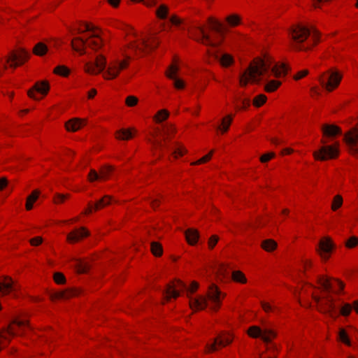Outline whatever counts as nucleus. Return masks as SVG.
Wrapping results in <instances>:
<instances>
[{
    "mask_svg": "<svg viewBox=\"0 0 358 358\" xmlns=\"http://www.w3.org/2000/svg\"><path fill=\"white\" fill-rule=\"evenodd\" d=\"M199 287V284L192 282L191 286L187 287L182 282L178 280L176 282L167 285L165 291L166 296L168 299L171 297L177 298L180 295V292L187 290V296L189 299V306L192 310H203L208 306V300L211 302L210 309L217 310L221 305L222 293L218 287L212 284L208 287L207 296H199L196 298L190 296Z\"/></svg>",
    "mask_w": 358,
    "mask_h": 358,
    "instance_id": "f257e3e1",
    "label": "nucleus"
},
{
    "mask_svg": "<svg viewBox=\"0 0 358 358\" xmlns=\"http://www.w3.org/2000/svg\"><path fill=\"white\" fill-rule=\"evenodd\" d=\"M273 61L269 57L257 58L250 65L248 69L240 76V85L246 86L248 81L259 83L266 80L273 74L275 77L285 76L288 71V67L285 64L273 65Z\"/></svg>",
    "mask_w": 358,
    "mask_h": 358,
    "instance_id": "f03ea898",
    "label": "nucleus"
},
{
    "mask_svg": "<svg viewBox=\"0 0 358 358\" xmlns=\"http://www.w3.org/2000/svg\"><path fill=\"white\" fill-rule=\"evenodd\" d=\"M287 31L293 47L299 50L310 49L319 41L320 34L317 30L309 29L301 24L292 26Z\"/></svg>",
    "mask_w": 358,
    "mask_h": 358,
    "instance_id": "7ed1b4c3",
    "label": "nucleus"
},
{
    "mask_svg": "<svg viewBox=\"0 0 358 358\" xmlns=\"http://www.w3.org/2000/svg\"><path fill=\"white\" fill-rule=\"evenodd\" d=\"M313 299L317 304L318 310L334 319H336L339 314L348 316L352 310V306L350 303H345L338 313L334 304V299L329 293H326L322 296H314Z\"/></svg>",
    "mask_w": 358,
    "mask_h": 358,
    "instance_id": "20e7f679",
    "label": "nucleus"
},
{
    "mask_svg": "<svg viewBox=\"0 0 358 358\" xmlns=\"http://www.w3.org/2000/svg\"><path fill=\"white\" fill-rule=\"evenodd\" d=\"M341 79V74L338 71L333 69H329L319 76L320 84L329 92L336 88Z\"/></svg>",
    "mask_w": 358,
    "mask_h": 358,
    "instance_id": "39448f33",
    "label": "nucleus"
},
{
    "mask_svg": "<svg viewBox=\"0 0 358 358\" xmlns=\"http://www.w3.org/2000/svg\"><path fill=\"white\" fill-rule=\"evenodd\" d=\"M125 59H114L111 61L108 66L106 71L103 73L106 79H114L117 78L121 70L126 69L129 66L130 57L124 55Z\"/></svg>",
    "mask_w": 358,
    "mask_h": 358,
    "instance_id": "423d86ee",
    "label": "nucleus"
},
{
    "mask_svg": "<svg viewBox=\"0 0 358 358\" xmlns=\"http://www.w3.org/2000/svg\"><path fill=\"white\" fill-rule=\"evenodd\" d=\"M248 334L252 338H261L264 343H268L275 338L277 333L267 327L261 328L258 326H252L248 330Z\"/></svg>",
    "mask_w": 358,
    "mask_h": 358,
    "instance_id": "0eeeda50",
    "label": "nucleus"
},
{
    "mask_svg": "<svg viewBox=\"0 0 358 358\" xmlns=\"http://www.w3.org/2000/svg\"><path fill=\"white\" fill-rule=\"evenodd\" d=\"M29 57V54L23 48L20 49L17 52H11L6 57L5 62H3V68L6 69L7 65L9 64L10 67L15 69L25 62Z\"/></svg>",
    "mask_w": 358,
    "mask_h": 358,
    "instance_id": "6e6552de",
    "label": "nucleus"
},
{
    "mask_svg": "<svg viewBox=\"0 0 358 358\" xmlns=\"http://www.w3.org/2000/svg\"><path fill=\"white\" fill-rule=\"evenodd\" d=\"M158 45L159 41L157 38L152 37L150 42H148L145 39H142L141 44L138 43L136 41H131L128 44L127 48L137 55L138 52H145L148 50H154L158 46Z\"/></svg>",
    "mask_w": 358,
    "mask_h": 358,
    "instance_id": "1a4fd4ad",
    "label": "nucleus"
},
{
    "mask_svg": "<svg viewBox=\"0 0 358 358\" xmlns=\"http://www.w3.org/2000/svg\"><path fill=\"white\" fill-rule=\"evenodd\" d=\"M339 150L337 147L332 145H323L318 150L313 152L315 159L325 161L338 157Z\"/></svg>",
    "mask_w": 358,
    "mask_h": 358,
    "instance_id": "9d476101",
    "label": "nucleus"
},
{
    "mask_svg": "<svg viewBox=\"0 0 358 358\" xmlns=\"http://www.w3.org/2000/svg\"><path fill=\"white\" fill-rule=\"evenodd\" d=\"M194 28L196 31V33H195L194 34V38L198 42H200L206 46H210L214 48L217 47L221 44V41H213L210 36V35L205 32L203 27L196 25L194 26Z\"/></svg>",
    "mask_w": 358,
    "mask_h": 358,
    "instance_id": "9b49d317",
    "label": "nucleus"
},
{
    "mask_svg": "<svg viewBox=\"0 0 358 358\" xmlns=\"http://www.w3.org/2000/svg\"><path fill=\"white\" fill-rule=\"evenodd\" d=\"M106 66V59L103 55L96 57L94 62H90L85 64V71L91 74H96L103 71Z\"/></svg>",
    "mask_w": 358,
    "mask_h": 358,
    "instance_id": "f8f14e48",
    "label": "nucleus"
},
{
    "mask_svg": "<svg viewBox=\"0 0 358 358\" xmlns=\"http://www.w3.org/2000/svg\"><path fill=\"white\" fill-rule=\"evenodd\" d=\"M334 247V245L330 238L325 237L320 240L316 250L323 259L327 260L329 257V254L331 252Z\"/></svg>",
    "mask_w": 358,
    "mask_h": 358,
    "instance_id": "ddd939ff",
    "label": "nucleus"
},
{
    "mask_svg": "<svg viewBox=\"0 0 358 358\" xmlns=\"http://www.w3.org/2000/svg\"><path fill=\"white\" fill-rule=\"evenodd\" d=\"M49 84L46 81L38 82L33 87L29 90L28 95L35 100H39L41 97L37 96L36 93H40L42 95H45L49 91Z\"/></svg>",
    "mask_w": 358,
    "mask_h": 358,
    "instance_id": "4468645a",
    "label": "nucleus"
},
{
    "mask_svg": "<svg viewBox=\"0 0 358 358\" xmlns=\"http://www.w3.org/2000/svg\"><path fill=\"white\" fill-rule=\"evenodd\" d=\"M232 342V338L229 335L222 334L219 335L214 339V341L211 344H207L206 346V351L208 352L215 351L217 350V345L225 346L230 344Z\"/></svg>",
    "mask_w": 358,
    "mask_h": 358,
    "instance_id": "2eb2a0df",
    "label": "nucleus"
},
{
    "mask_svg": "<svg viewBox=\"0 0 358 358\" xmlns=\"http://www.w3.org/2000/svg\"><path fill=\"white\" fill-rule=\"evenodd\" d=\"M113 170V166L110 165H105L101 167L99 175L95 170L91 169L88 175V179L90 182H93L99 179H105Z\"/></svg>",
    "mask_w": 358,
    "mask_h": 358,
    "instance_id": "dca6fc26",
    "label": "nucleus"
},
{
    "mask_svg": "<svg viewBox=\"0 0 358 358\" xmlns=\"http://www.w3.org/2000/svg\"><path fill=\"white\" fill-rule=\"evenodd\" d=\"M178 67L176 65L172 64L170 66L169 70L166 71V75L169 78L173 80V85L176 89H183L185 83L182 80L176 77V73L178 71Z\"/></svg>",
    "mask_w": 358,
    "mask_h": 358,
    "instance_id": "f3484780",
    "label": "nucleus"
},
{
    "mask_svg": "<svg viewBox=\"0 0 358 358\" xmlns=\"http://www.w3.org/2000/svg\"><path fill=\"white\" fill-rule=\"evenodd\" d=\"M345 140L350 151L353 154H358V129L346 135Z\"/></svg>",
    "mask_w": 358,
    "mask_h": 358,
    "instance_id": "a211bd4d",
    "label": "nucleus"
},
{
    "mask_svg": "<svg viewBox=\"0 0 358 358\" xmlns=\"http://www.w3.org/2000/svg\"><path fill=\"white\" fill-rule=\"evenodd\" d=\"M89 235V231H87L85 227H81L70 232L67 235L66 238L69 243H74L79 241L83 238L88 236Z\"/></svg>",
    "mask_w": 358,
    "mask_h": 358,
    "instance_id": "6ab92c4d",
    "label": "nucleus"
},
{
    "mask_svg": "<svg viewBox=\"0 0 358 358\" xmlns=\"http://www.w3.org/2000/svg\"><path fill=\"white\" fill-rule=\"evenodd\" d=\"M13 290H15V286L12 279L9 277H5L4 280L0 282V293L5 295Z\"/></svg>",
    "mask_w": 358,
    "mask_h": 358,
    "instance_id": "aec40b11",
    "label": "nucleus"
},
{
    "mask_svg": "<svg viewBox=\"0 0 358 358\" xmlns=\"http://www.w3.org/2000/svg\"><path fill=\"white\" fill-rule=\"evenodd\" d=\"M187 241L190 245H194L197 243L199 238V233L194 229H188L185 231Z\"/></svg>",
    "mask_w": 358,
    "mask_h": 358,
    "instance_id": "412c9836",
    "label": "nucleus"
},
{
    "mask_svg": "<svg viewBox=\"0 0 358 358\" xmlns=\"http://www.w3.org/2000/svg\"><path fill=\"white\" fill-rule=\"evenodd\" d=\"M323 134L328 137H334L341 133V129L335 125L325 124L322 128Z\"/></svg>",
    "mask_w": 358,
    "mask_h": 358,
    "instance_id": "4be33fe9",
    "label": "nucleus"
},
{
    "mask_svg": "<svg viewBox=\"0 0 358 358\" xmlns=\"http://www.w3.org/2000/svg\"><path fill=\"white\" fill-rule=\"evenodd\" d=\"M85 120L81 119H73L66 123V128L69 131H76L85 124Z\"/></svg>",
    "mask_w": 358,
    "mask_h": 358,
    "instance_id": "5701e85b",
    "label": "nucleus"
},
{
    "mask_svg": "<svg viewBox=\"0 0 358 358\" xmlns=\"http://www.w3.org/2000/svg\"><path fill=\"white\" fill-rule=\"evenodd\" d=\"M86 43V41L83 40L82 38L78 37L71 41V45L74 50L77 51L80 55H84L85 53L84 47Z\"/></svg>",
    "mask_w": 358,
    "mask_h": 358,
    "instance_id": "b1692460",
    "label": "nucleus"
},
{
    "mask_svg": "<svg viewBox=\"0 0 358 358\" xmlns=\"http://www.w3.org/2000/svg\"><path fill=\"white\" fill-rule=\"evenodd\" d=\"M77 291L74 289H68L66 291H61L51 294L52 299H66L77 294Z\"/></svg>",
    "mask_w": 358,
    "mask_h": 358,
    "instance_id": "393cba45",
    "label": "nucleus"
},
{
    "mask_svg": "<svg viewBox=\"0 0 358 358\" xmlns=\"http://www.w3.org/2000/svg\"><path fill=\"white\" fill-rule=\"evenodd\" d=\"M90 38L91 40L88 42L87 45L94 50H98L102 45L101 39L96 34H92Z\"/></svg>",
    "mask_w": 358,
    "mask_h": 358,
    "instance_id": "a878e982",
    "label": "nucleus"
},
{
    "mask_svg": "<svg viewBox=\"0 0 358 358\" xmlns=\"http://www.w3.org/2000/svg\"><path fill=\"white\" fill-rule=\"evenodd\" d=\"M112 199L108 195L104 196L103 198L96 201L94 205V209L95 211L109 205L111 203Z\"/></svg>",
    "mask_w": 358,
    "mask_h": 358,
    "instance_id": "bb28decb",
    "label": "nucleus"
},
{
    "mask_svg": "<svg viewBox=\"0 0 358 358\" xmlns=\"http://www.w3.org/2000/svg\"><path fill=\"white\" fill-rule=\"evenodd\" d=\"M133 137L131 129H120L116 132V138L120 140H129Z\"/></svg>",
    "mask_w": 358,
    "mask_h": 358,
    "instance_id": "cd10ccee",
    "label": "nucleus"
},
{
    "mask_svg": "<svg viewBox=\"0 0 358 358\" xmlns=\"http://www.w3.org/2000/svg\"><path fill=\"white\" fill-rule=\"evenodd\" d=\"M262 248L267 252H271L277 248V243L273 239H266L262 241Z\"/></svg>",
    "mask_w": 358,
    "mask_h": 358,
    "instance_id": "c85d7f7f",
    "label": "nucleus"
},
{
    "mask_svg": "<svg viewBox=\"0 0 358 358\" xmlns=\"http://www.w3.org/2000/svg\"><path fill=\"white\" fill-rule=\"evenodd\" d=\"M74 266L77 271L80 273H86L90 269L89 264L80 259L76 260Z\"/></svg>",
    "mask_w": 358,
    "mask_h": 358,
    "instance_id": "c756f323",
    "label": "nucleus"
},
{
    "mask_svg": "<svg viewBox=\"0 0 358 358\" xmlns=\"http://www.w3.org/2000/svg\"><path fill=\"white\" fill-rule=\"evenodd\" d=\"M34 53L38 56L44 55L47 51V46L43 43H38L34 48Z\"/></svg>",
    "mask_w": 358,
    "mask_h": 358,
    "instance_id": "7c9ffc66",
    "label": "nucleus"
},
{
    "mask_svg": "<svg viewBox=\"0 0 358 358\" xmlns=\"http://www.w3.org/2000/svg\"><path fill=\"white\" fill-rule=\"evenodd\" d=\"M150 249L152 254L155 256H161L162 255V246L157 242L152 241L150 243Z\"/></svg>",
    "mask_w": 358,
    "mask_h": 358,
    "instance_id": "2f4dec72",
    "label": "nucleus"
},
{
    "mask_svg": "<svg viewBox=\"0 0 358 358\" xmlns=\"http://www.w3.org/2000/svg\"><path fill=\"white\" fill-rule=\"evenodd\" d=\"M169 13V8L164 5H161L156 10L157 16L160 19H166Z\"/></svg>",
    "mask_w": 358,
    "mask_h": 358,
    "instance_id": "473e14b6",
    "label": "nucleus"
},
{
    "mask_svg": "<svg viewBox=\"0 0 358 358\" xmlns=\"http://www.w3.org/2000/svg\"><path fill=\"white\" fill-rule=\"evenodd\" d=\"M231 277L234 281L238 282L245 283L247 281L244 274L240 271H234Z\"/></svg>",
    "mask_w": 358,
    "mask_h": 358,
    "instance_id": "72a5a7b5",
    "label": "nucleus"
},
{
    "mask_svg": "<svg viewBox=\"0 0 358 358\" xmlns=\"http://www.w3.org/2000/svg\"><path fill=\"white\" fill-rule=\"evenodd\" d=\"M318 283L323 287V289L328 292L332 287L329 280L325 277H319L317 280Z\"/></svg>",
    "mask_w": 358,
    "mask_h": 358,
    "instance_id": "f704fd0d",
    "label": "nucleus"
},
{
    "mask_svg": "<svg viewBox=\"0 0 358 358\" xmlns=\"http://www.w3.org/2000/svg\"><path fill=\"white\" fill-rule=\"evenodd\" d=\"M226 20L230 26L235 27L240 24L241 17L236 14H232L227 17Z\"/></svg>",
    "mask_w": 358,
    "mask_h": 358,
    "instance_id": "c9c22d12",
    "label": "nucleus"
},
{
    "mask_svg": "<svg viewBox=\"0 0 358 358\" xmlns=\"http://www.w3.org/2000/svg\"><path fill=\"white\" fill-rule=\"evenodd\" d=\"M215 57L220 60L221 64L224 66H228L233 62V58L228 54H224L220 58L218 56Z\"/></svg>",
    "mask_w": 358,
    "mask_h": 358,
    "instance_id": "e433bc0d",
    "label": "nucleus"
},
{
    "mask_svg": "<svg viewBox=\"0 0 358 358\" xmlns=\"http://www.w3.org/2000/svg\"><path fill=\"white\" fill-rule=\"evenodd\" d=\"M281 83L277 80H271L265 85V90L268 92L275 91L280 85Z\"/></svg>",
    "mask_w": 358,
    "mask_h": 358,
    "instance_id": "4c0bfd02",
    "label": "nucleus"
},
{
    "mask_svg": "<svg viewBox=\"0 0 358 358\" xmlns=\"http://www.w3.org/2000/svg\"><path fill=\"white\" fill-rule=\"evenodd\" d=\"M338 337H339V340L341 342H343V343H345L349 346L351 345V342H350V341L348 338V334L345 329H340L339 333H338Z\"/></svg>",
    "mask_w": 358,
    "mask_h": 358,
    "instance_id": "58836bf2",
    "label": "nucleus"
},
{
    "mask_svg": "<svg viewBox=\"0 0 358 358\" xmlns=\"http://www.w3.org/2000/svg\"><path fill=\"white\" fill-rule=\"evenodd\" d=\"M266 101V96L264 94H259L253 100V104L256 107L263 105Z\"/></svg>",
    "mask_w": 358,
    "mask_h": 358,
    "instance_id": "ea45409f",
    "label": "nucleus"
},
{
    "mask_svg": "<svg viewBox=\"0 0 358 358\" xmlns=\"http://www.w3.org/2000/svg\"><path fill=\"white\" fill-rule=\"evenodd\" d=\"M54 72L62 76H67L69 73V69L64 66H58L55 69Z\"/></svg>",
    "mask_w": 358,
    "mask_h": 358,
    "instance_id": "a19ab883",
    "label": "nucleus"
},
{
    "mask_svg": "<svg viewBox=\"0 0 358 358\" xmlns=\"http://www.w3.org/2000/svg\"><path fill=\"white\" fill-rule=\"evenodd\" d=\"M343 203V199L341 196L336 195L333 201L331 208L333 210H337L339 207L342 206Z\"/></svg>",
    "mask_w": 358,
    "mask_h": 358,
    "instance_id": "79ce46f5",
    "label": "nucleus"
},
{
    "mask_svg": "<svg viewBox=\"0 0 358 358\" xmlns=\"http://www.w3.org/2000/svg\"><path fill=\"white\" fill-rule=\"evenodd\" d=\"M209 22L213 24V29L215 30L217 33L222 35V24L216 20H214L213 18H209Z\"/></svg>",
    "mask_w": 358,
    "mask_h": 358,
    "instance_id": "37998d69",
    "label": "nucleus"
},
{
    "mask_svg": "<svg viewBox=\"0 0 358 358\" xmlns=\"http://www.w3.org/2000/svg\"><path fill=\"white\" fill-rule=\"evenodd\" d=\"M231 120H232V117L230 115H228L227 117H224L222 120V131L223 132H226L228 130L229 125L231 122Z\"/></svg>",
    "mask_w": 358,
    "mask_h": 358,
    "instance_id": "c03bdc74",
    "label": "nucleus"
},
{
    "mask_svg": "<svg viewBox=\"0 0 358 358\" xmlns=\"http://www.w3.org/2000/svg\"><path fill=\"white\" fill-rule=\"evenodd\" d=\"M169 115V112L166 110H161L157 113L156 115L157 121L162 122L166 120Z\"/></svg>",
    "mask_w": 358,
    "mask_h": 358,
    "instance_id": "a18cd8bd",
    "label": "nucleus"
},
{
    "mask_svg": "<svg viewBox=\"0 0 358 358\" xmlns=\"http://www.w3.org/2000/svg\"><path fill=\"white\" fill-rule=\"evenodd\" d=\"M358 244V238L355 236L350 237L345 243V246L349 248H352Z\"/></svg>",
    "mask_w": 358,
    "mask_h": 358,
    "instance_id": "49530a36",
    "label": "nucleus"
},
{
    "mask_svg": "<svg viewBox=\"0 0 358 358\" xmlns=\"http://www.w3.org/2000/svg\"><path fill=\"white\" fill-rule=\"evenodd\" d=\"M186 152V150L180 145H178L173 152V155L177 157L178 156H182Z\"/></svg>",
    "mask_w": 358,
    "mask_h": 358,
    "instance_id": "de8ad7c7",
    "label": "nucleus"
},
{
    "mask_svg": "<svg viewBox=\"0 0 358 358\" xmlns=\"http://www.w3.org/2000/svg\"><path fill=\"white\" fill-rule=\"evenodd\" d=\"M137 103L138 99L134 96H129L126 99V104L129 107L134 106Z\"/></svg>",
    "mask_w": 358,
    "mask_h": 358,
    "instance_id": "09e8293b",
    "label": "nucleus"
},
{
    "mask_svg": "<svg viewBox=\"0 0 358 358\" xmlns=\"http://www.w3.org/2000/svg\"><path fill=\"white\" fill-rule=\"evenodd\" d=\"M212 155H213V151H211L208 155L203 156V157H201L198 161L193 162L192 164V165H198V164H201L202 163H205V162H208V160H210V159L211 158Z\"/></svg>",
    "mask_w": 358,
    "mask_h": 358,
    "instance_id": "8fccbe9b",
    "label": "nucleus"
},
{
    "mask_svg": "<svg viewBox=\"0 0 358 358\" xmlns=\"http://www.w3.org/2000/svg\"><path fill=\"white\" fill-rule=\"evenodd\" d=\"M54 280L58 284H63L65 282L66 278L61 273H55L54 275Z\"/></svg>",
    "mask_w": 358,
    "mask_h": 358,
    "instance_id": "3c124183",
    "label": "nucleus"
},
{
    "mask_svg": "<svg viewBox=\"0 0 358 358\" xmlns=\"http://www.w3.org/2000/svg\"><path fill=\"white\" fill-rule=\"evenodd\" d=\"M238 101L241 103V106H237L238 108L245 109L250 104V100L249 99H238Z\"/></svg>",
    "mask_w": 358,
    "mask_h": 358,
    "instance_id": "603ef678",
    "label": "nucleus"
},
{
    "mask_svg": "<svg viewBox=\"0 0 358 358\" xmlns=\"http://www.w3.org/2000/svg\"><path fill=\"white\" fill-rule=\"evenodd\" d=\"M219 240V238L216 235H213L212 236H210V238H209V241H208V247L212 249L215 247V245H216V243H217Z\"/></svg>",
    "mask_w": 358,
    "mask_h": 358,
    "instance_id": "864d4df0",
    "label": "nucleus"
},
{
    "mask_svg": "<svg viewBox=\"0 0 358 358\" xmlns=\"http://www.w3.org/2000/svg\"><path fill=\"white\" fill-rule=\"evenodd\" d=\"M43 238L41 236H36L29 240V243L33 246H37L42 243Z\"/></svg>",
    "mask_w": 358,
    "mask_h": 358,
    "instance_id": "5fc2aeb1",
    "label": "nucleus"
},
{
    "mask_svg": "<svg viewBox=\"0 0 358 358\" xmlns=\"http://www.w3.org/2000/svg\"><path fill=\"white\" fill-rule=\"evenodd\" d=\"M39 194H40L39 191H38V190H35V191H34V192L31 193V194H30V195L27 197V200L28 201H31V202H33V203H34V202L35 201H36V199H38V196H39Z\"/></svg>",
    "mask_w": 358,
    "mask_h": 358,
    "instance_id": "6e6d98bb",
    "label": "nucleus"
},
{
    "mask_svg": "<svg viewBox=\"0 0 358 358\" xmlns=\"http://www.w3.org/2000/svg\"><path fill=\"white\" fill-rule=\"evenodd\" d=\"M262 307L264 309V310L266 313L273 311L275 309H276V307L272 306L269 303L264 302V301L262 302Z\"/></svg>",
    "mask_w": 358,
    "mask_h": 358,
    "instance_id": "4d7b16f0",
    "label": "nucleus"
},
{
    "mask_svg": "<svg viewBox=\"0 0 358 358\" xmlns=\"http://www.w3.org/2000/svg\"><path fill=\"white\" fill-rule=\"evenodd\" d=\"M274 156H275V154L273 152H270V153L263 155L260 157V161L262 163L266 162L269 161L271 159H272L273 157H274Z\"/></svg>",
    "mask_w": 358,
    "mask_h": 358,
    "instance_id": "13d9d810",
    "label": "nucleus"
},
{
    "mask_svg": "<svg viewBox=\"0 0 358 358\" xmlns=\"http://www.w3.org/2000/svg\"><path fill=\"white\" fill-rule=\"evenodd\" d=\"M69 197V194H58L55 199V202L58 203H62L64 202V201Z\"/></svg>",
    "mask_w": 358,
    "mask_h": 358,
    "instance_id": "bf43d9fd",
    "label": "nucleus"
},
{
    "mask_svg": "<svg viewBox=\"0 0 358 358\" xmlns=\"http://www.w3.org/2000/svg\"><path fill=\"white\" fill-rule=\"evenodd\" d=\"M152 145H153V147L157 150H161L163 147H164V144L162 143V141L159 139H155L153 141H152Z\"/></svg>",
    "mask_w": 358,
    "mask_h": 358,
    "instance_id": "052dcab7",
    "label": "nucleus"
},
{
    "mask_svg": "<svg viewBox=\"0 0 358 358\" xmlns=\"http://www.w3.org/2000/svg\"><path fill=\"white\" fill-rule=\"evenodd\" d=\"M170 22L174 25H180L182 23V20L178 17L176 15H173L170 17Z\"/></svg>",
    "mask_w": 358,
    "mask_h": 358,
    "instance_id": "680f3d73",
    "label": "nucleus"
},
{
    "mask_svg": "<svg viewBox=\"0 0 358 358\" xmlns=\"http://www.w3.org/2000/svg\"><path fill=\"white\" fill-rule=\"evenodd\" d=\"M308 73V70L301 71L298 72V73L296 76H294V78L295 80L301 79V78H303L304 76H306Z\"/></svg>",
    "mask_w": 358,
    "mask_h": 358,
    "instance_id": "e2e57ef3",
    "label": "nucleus"
},
{
    "mask_svg": "<svg viewBox=\"0 0 358 358\" xmlns=\"http://www.w3.org/2000/svg\"><path fill=\"white\" fill-rule=\"evenodd\" d=\"M218 272L220 273V275H222L223 276H226L228 275L227 267L224 264L220 265Z\"/></svg>",
    "mask_w": 358,
    "mask_h": 358,
    "instance_id": "0e129e2a",
    "label": "nucleus"
},
{
    "mask_svg": "<svg viewBox=\"0 0 358 358\" xmlns=\"http://www.w3.org/2000/svg\"><path fill=\"white\" fill-rule=\"evenodd\" d=\"M8 180L6 178H0V190L7 185Z\"/></svg>",
    "mask_w": 358,
    "mask_h": 358,
    "instance_id": "69168bd1",
    "label": "nucleus"
},
{
    "mask_svg": "<svg viewBox=\"0 0 358 358\" xmlns=\"http://www.w3.org/2000/svg\"><path fill=\"white\" fill-rule=\"evenodd\" d=\"M93 210H94V205L92 203L90 202L88 203V208L84 211V213L89 214L91 213Z\"/></svg>",
    "mask_w": 358,
    "mask_h": 358,
    "instance_id": "338daca9",
    "label": "nucleus"
},
{
    "mask_svg": "<svg viewBox=\"0 0 358 358\" xmlns=\"http://www.w3.org/2000/svg\"><path fill=\"white\" fill-rule=\"evenodd\" d=\"M173 131H174V129L173 128V127H172V126H171V125H170V126L167 125V126L166 127V129H165L164 133H165L166 134H167V135H169L171 133L173 132Z\"/></svg>",
    "mask_w": 358,
    "mask_h": 358,
    "instance_id": "774afa93",
    "label": "nucleus"
}]
</instances>
